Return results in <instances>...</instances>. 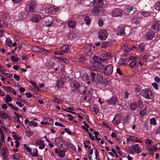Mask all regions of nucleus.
Segmentation results:
<instances>
[{"mask_svg":"<svg viewBox=\"0 0 160 160\" xmlns=\"http://www.w3.org/2000/svg\"><path fill=\"white\" fill-rule=\"evenodd\" d=\"M145 48V45L143 43L140 44L137 48V50L138 52H141L144 50Z\"/></svg>","mask_w":160,"mask_h":160,"instance_id":"cd10ccee","label":"nucleus"},{"mask_svg":"<svg viewBox=\"0 0 160 160\" xmlns=\"http://www.w3.org/2000/svg\"><path fill=\"white\" fill-rule=\"evenodd\" d=\"M22 60L26 62L28 60V57L27 55H23L22 56Z\"/></svg>","mask_w":160,"mask_h":160,"instance_id":"3c124183","label":"nucleus"},{"mask_svg":"<svg viewBox=\"0 0 160 160\" xmlns=\"http://www.w3.org/2000/svg\"><path fill=\"white\" fill-rule=\"evenodd\" d=\"M136 57L131 56L129 58L130 61H131L129 63L130 67L133 68H135L138 67V64L137 62H138V59Z\"/></svg>","mask_w":160,"mask_h":160,"instance_id":"20e7f679","label":"nucleus"},{"mask_svg":"<svg viewBox=\"0 0 160 160\" xmlns=\"http://www.w3.org/2000/svg\"><path fill=\"white\" fill-rule=\"evenodd\" d=\"M103 78V76L101 74H98L97 75L94 79V82L97 84H99Z\"/></svg>","mask_w":160,"mask_h":160,"instance_id":"4468645a","label":"nucleus"},{"mask_svg":"<svg viewBox=\"0 0 160 160\" xmlns=\"http://www.w3.org/2000/svg\"><path fill=\"white\" fill-rule=\"evenodd\" d=\"M11 60L13 62H17L18 61L19 59V58L14 55L11 56Z\"/></svg>","mask_w":160,"mask_h":160,"instance_id":"79ce46f5","label":"nucleus"},{"mask_svg":"<svg viewBox=\"0 0 160 160\" xmlns=\"http://www.w3.org/2000/svg\"><path fill=\"white\" fill-rule=\"evenodd\" d=\"M68 26L72 28H74L76 26V22L73 20H71L67 23Z\"/></svg>","mask_w":160,"mask_h":160,"instance_id":"6ab92c4d","label":"nucleus"},{"mask_svg":"<svg viewBox=\"0 0 160 160\" xmlns=\"http://www.w3.org/2000/svg\"><path fill=\"white\" fill-rule=\"evenodd\" d=\"M0 145L1 146V148L3 144V143L4 142V132L0 128Z\"/></svg>","mask_w":160,"mask_h":160,"instance_id":"aec40b11","label":"nucleus"},{"mask_svg":"<svg viewBox=\"0 0 160 160\" xmlns=\"http://www.w3.org/2000/svg\"><path fill=\"white\" fill-rule=\"evenodd\" d=\"M13 158L15 160H19L21 158L20 155L18 153H15L12 156Z\"/></svg>","mask_w":160,"mask_h":160,"instance_id":"c9c22d12","label":"nucleus"},{"mask_svg":"<svg viewBox=\"0 0 160 160\" xmlns=\"http://www.w3.org/2000/svg\"><path fill=\"white\" fill-rule=\"evenodd\" d=\"M108 31L104 30H100L98 33V38L101 40H105L108 36Z\"/></svg>","mask_w":160,"mask_h":160,"instance_id":"39448f33","label":"nucleus"},{"mask_svg":"<svg viewBox=\"0 0 160 160\" xmlns=\"http://www.w3.org/2000/svg\"><path fill=\"white\" fill-rule=\"evenodd\" d=\"M124 12L123 13H122V12L120 11H112L111 13L112 16L113 17H120L122 15L128 14L129 13V11H124Z\"/></svg>","mask_w":160,"mask_h":160,"instance_id":"6e6552de","label":"nucleus"},{"mask_svg":"<svg viewBox=\"0 0 160 160\" xmlns=\"http://www.w3.org/2000/svg\"><path fill=\"white\" fill-rule=\"evenodd\" d=\"M94 62H101L100 57L99 58L98 56H94L93 58Z\"/></svg>","mask_w":160,"mask_h":160,"instance_id":"4c0bfd02","label":"nucleus"},{"mask_svg":"<svg viewBox=\"0 0 160 160\" xmlns=\"http://www.w3.org/2000/svg\"><path fill=\"white\" fill-rule=\"evenodd\" d=\"M87 88L84 86H81L79 87V92L81 94H84L86 92Z\"/></svg>","mask_w":160,"mask_h":160,"instance_id":"4be33fe9","label":"nucleus"},{"mask_svg":"<svg viewBox=\"0 0 160 160\" xmlns=\"http://www.w3.org/2000/svg\"><path fill=\"white\" fill-rule=\"evenodd\" d=\"M150 124L153 125H155L156 124V121L155 118H152L151 119Z\"/></svg>","mask_w":160,"mask_h":160,"instance_id":"864d4df0","label":"nucleus"},{"mask_svg":"<svg viewBox=\"0 0 160 160\" xmlns=\"http://www.w3.org/2000/svg\"><path fill=\"white\" fill-rule=\"evenodd\" d=\"M46 26L50 27L53 25V22L51 19H47L44 20Z\"/></svg>","mask_w":160,"mask_h":160,"instance_id":"b1692460","label":"nucleus"},{"mask_svg":"<svg viewBox=\"0 0 160 160\" xmlns=\"http://www.w3.org/2000/svg\"><path fill=\"white\" fill-rule=\"evenodd\" d=\"M11 134L12 137L16 141L20 140L21 139V137L19 136L15 132H12Z\"/></svg>","mask_w":160,"mask_h":160,"instance_id":"bb28decb","label":"nucleus"},{"mask_svg":"<svg viewBox=\"0 0 160 160\" xmlns=\"http://www.w3.org/2000/svg\"><path fill=\"white\" fill-rule=\"evenodd\" d=\"M14 78L17 81H19L20 80V77L18 75H17L16 74H14Z\"/></svg>","mask_w":160,"mask_h":160,"instance_id":"338daca9","label":"nucleus"},{"mask_svg":"<svg viewBox=\"0 0 160 160\" xmlns=\"http://www.w3.org/2000/svg\"><path fill=\"white\" fill-rule=\"evenodd\" d=\"M91 47L90 45H87L85 46V48L84 49L85 52L86 53H88L90 52L91 53Z\"/></svg>","mask_w":160,"mask_h":160,"instance_id":"a19ab883","label":"nucleus"},{"mask_svg":"<svg viewBox=\"0 0 160 160\" xmlns=\"http://www.w3.org/2000/svg\"><path fill=\"white\" fill-rule=\"evenodd\" d=\"M84 21L87 25H89L91 22V20L88 16H86L84 19Z\"/></svg>","mask_w":160,"mask_h":160,"instance_id":"58836bf2","label":"nucleus"},{"mask_svg":"<svg viewBox=\"0 0 160 160\" xmlns=\"http://www.w3.org/2000/svg\"><path fill=\"white\" fill-rule=\"evenodd\" d=\"M92 4L94 7L93 10H100L103 8L104 3L102 0H94Z\"/></svg>","mask_w":160,"mask_h":160,"instance_id":"7ed1b4c3","label":"nucleus"},{"mask_svg":"<svg viewBox=\"0 0 160 160\" xmlns=\"http://www.w3.org/2000/svg\"><path fill=\"white\" fill-rule=\"evenodd\" d=\"M8 105L9 106H10L11 108L13 110L16 111H18V108L16 106H14L11 103H9L8 104Z\"/></svg>","mask_w":160,"mask_h":160,"instance_id":"49530a36","label":"nucleus"},{"mask_svg":"<svg viewBox=\"0 0 160 160\" xmlns=\"http://www.w3.org/2000/svg\"><path fill=\"white\" fill-rule=\"evenodd\" d=\"M137 107L136 103L135 102H132L130 104L129 107L131 110H133L136 109Z\"/></svg>","mask_w":160,"mask_h":160,"instance_id":"c756f323","label":"nucleus"},{"mask_svg":"<svg viewBox=\"0 0 160 160\" xmlns=\"http://www.w3.org/2000/svg\"><path fill=\"white\" fill-rule=\"evenodd\" d=\"M139 144H136L132 146V149L137 153H139L141 152V150L139 147Z\"/></svg>","mask_w":160,"mask_h":160,"instance_id":"a211bd4d","label":"nucleus"},{"mask_svg":"<svg viewBox=\"0 0 160 160\" xmlns=\"http://www.w3.org/2000/svg\"><path fill=\"white\" fill-rule=\"evenodd\" d=\"M24 148L28 152H31L32 151V149L31 148L28 147L26 144H24L23 145Z\"/></svg>","mask_w":160,"mask_h":160,"instance_id":"de8ad7c7","label":"nucleus"},{"mask_svg":"<svg viewBox=\"0 0 160 160\" xmlns=\"http://www.w3.org/2000/svg\"><path fill=\"white\" fill-rule=\"evenodd\" d=\"M146 109L144 108L142 110L140 111L139 114L141 115H143L145 114L146 112Z\"/></svg>","mask_w":160,"mask_h":160,"instance_id":"5fc2aeb1","label":"nucleus"},{"mask_svg":"<svg viewBox=\"0 0 160 160\" xmlns=\"http://www.w3.org/2000/svg\"><path fill=\"white\" fill-rule=\"evenodd\" d=\"M54 54L55 55H62L63 54V53H62L61 51L55 52H54Z\"/></svg>","mask_w":160,"mask_h":160,"instance_id":"052dcab7","label":"nucleus"},{"mask_svg":"<svg viewBox=\"0 0 160 160\" xmlns=\"http://www.w3.org/2000/svg\"><path fill=\"white\" fill-rule=\"evenodd\" d=\"M72 87L78 88L79 87V84L77 82L74 81L71 84Z\"/></svg>","mask_w":160,"mask_h":160,"instance_id":"7c9ffc66","label":"nucleus"},{"mask_svg":"<svg viewBox=\"0 0 160 160\" xmlns=\"http://www.w3.org/2000/svg\"><path fill=\"white\" fill-rule=\"evenodd\" d=\"M92 64L93 66L97 68L101 69L103 67V65L101 64L100 62H93Z\"/></svg>","mask_w":160,"mask_h":160,"instance_id":"a878e982","label":"nucleus"},{"mask_svg":"<svg viewBox=\"0 0 160 160\" xmlns=\"http://www.w3.org/2000/svg\"><path fill=\"white\" fill-rule=\"evenodd\" d=\"M0 117L3 119H8L9 120H11V118L9 114L3 111H0Z\"/></svg>","mask_w":160,"mask_h":160,"instance_id":"ddd939ff","label":"nucleus"},{"mask_svg":"<svg viewBox=\"0 0 160 160\" xmlns=\"http://www.w3.org/2000/svg\"><path fill=\"white\" fill-rule=\"evenodd\" d=\"M113 66L112 64L107 65L103 70V73L107 75H110L113 72Z\"/></svg>","mask_w":160,"mask_h":160,"instance_id":"423d86ee","label":"nucleus"},{"mask_svg":"<svg viewBox=\"0 0 160 160\" xmlns=\"http://www.w3.org/2000/svg\"><path fill=\"white\" fill-rule=\"evenodd\" d=\"M154 7L156 10H160V1L157 2L155 4Z\"/></svg>","mask_w":160,"mask_h":160,"instance_id":"ea45409f","label":"nucleus"},{"mask_svg":"<svg viewBox=\"0 0 160 160\" xmlns=\"http://www.w3.org/2000/svg\"><path fill=\"white\" fill-rule=\"evenodd\" d=\"M6 45L9 47H12V40L9 38H7L5 41Z\"/></svg>","mask_w":160,"mask_h":160,"instance_id":"e433bc0d","label":"nucleus"},{"mask_svg":"<svg viewBox=\"0 0 160 160\" xmlns=\"http://www.w3.org/2000/svg\"><path fill=\"white\" fill-rule=\"evenodd\" d=\"M14 114L16 116V117L17 118L18 120V119H19V118H20L22 117L18 113L16 112H14Z\"/></svg>","mask_w":160,"mask_h":160,"instance_id":"774afa93","label":"nucleus"},{"mask_svg":"<svg viewBox=\"0 0 160 160\" xmlns=\"http://www.w3.org/2000/svg\"><path fill=\"white\" fill-rule=\"evenodd\" d=\"M32 50L36 52H39L40 51V48L37 46H33L32 48Z\"/></svg>","mask_w":160,"mask_h":160,"instance_id":"37998d69","label":"nucleus"},{"mask_svg":"<svg viewBox=\"0 0 160 160\" xmlns=\"http://www.w3.org/2000/svg\"><path fill=\"white\" fill-rule=\"evenodd\" d=\"M101 61H103L108 60L110 58V55L107 53H103L100 56Z\"/></svg>","mask_w":160,"mask_h":160,"instance_id":"f3484780","label":"nucleus"},{"mask_svg":"<svg viewBox=\"0 0 160 160\" xmlns=\"http://www.w3.org/2000/svg\"><path fill=\"white\" fill-rule=\"evenodd\" d=\"M122 48L126 52H128L132 49V48L128 47L127 45H124L122 46Z\"/></svg>","mask_w":160,"mask_h":160,"instance_id":"f704fd0d","label":"nucleus"},{"mask_svg":"<svg viewBox=\"0 0 160 160\" xmlns=\"http://www.w3.org/2000/svg\"><path fill=\"white\" fill-rule=\"evenodd\" d=\"M130 28L128 26H120L118 27L116 30V33L118 35L121 36L124 34H129Z\"/></svg>","mask_w":160,"mask_h":160,"instance_id":"f257e3e1","label":"nucleus"},{"mask_svg":"<svg viewBox=\"0 0 160 160\" xmlns=\"http://www.w3.org/2000/svg\"><path fill=\"white\" fill-rule=\"evenodd\" d=\"M70 46L68 45H65L62 46L61 48V51L63 53V54L65 53L69 49Z\"/></svg>","mask_w":160,"mask_h":160,"instance_id":"393cba45","label":"nucleus"},{"mask_svg":"<svg viewBox=\"0 0 160 160\" xmlns=\"http://www.w3.org/2000/svg\"><path fill=\"white\" fill-rule=\"evenodd\" d=\"M109 45V44L108 42L106 41L101 44V47L102 48H105L108 46Z\"/></svg>","mask_w":160,"mask_h":160,"instance_id":"c03bdc74","label":"nucleus"},{"mask_svg":"<svg viewBox=\"0 0 160 160\" xmlns=\"http://www.w3.org/2000/svg\"><path fill=\"white\" fill-rule=\"evenodd\" d=\"M12 99L10 97L9 94H7L6 102L7 103L8 102H10L12 101Z\"/></svg>","mask_w":160,"mask_h":160,"instance_id":"09e8293b","label":"nucleus"},{"mask_svg":"<svg viewBox=\"0 0 160 160\" xmlns=\"http://www.w3.org/2000/svg\"><path fill=\"white\" fill-rule=\"evenodd\" d=\"M128 142L134 141L136 142H139L141 143L142 141L141 140L139 139L137 137L134 136L129 135L127 139Z\"/></svg>","mask_w":160,"mask_h":160,"instance_id":"9d476101","label":"nucleus"},{"mask_svg":"<svg viewBox=\"0 0 160 160\" xmlns=\"http://www.w3.org/2000/svg\"><path fill=\"white\" fill-rule=\"evenodd\" d=\"M46 13L49 14H54L56 13V11H46Z\"/></svg>","mask_w":160,"mask_h":160,"instance_id":"0e129e2a","label":"nucleus"},{"mask_svg":"<svg viewBox=\"0 0 160 160\" xmlns=\"http://www.w3.org/2000/svg\"><path fill=\"white\" fill-rule=\"evenodd\" d=\"M141 21V18L139 17H135L132 20V24L133 26H138Z\"/></svg>","mask_w":160,"mask_h":160,"instance_id":"f8f14e48","label":"nucleus"},{"mask_svg":"<svg viewBox=\"0 0 160 160\" xmlns=\"http://www.w3.org/2000/svg\"><path fill=\"white\" fill-rule=\"evenodd\" d=\"M141 94L145 98L148 99H151L153 97L152 91L149 88H145L142 90Z\"/></svg>","mask_w":160,"mask_h":160,"instance_id":"f03ea898","label":"nucleus"},{"mask_svg":"<svg viewBox=\"0 0 160 160\" xmlns=\"http://www.w3.org/2000/svg\"><path fill=\"white\" fill-rule=\"evenodd\" d=\"M152 28L155 30L159 31L160 30V22H154L152 23Z\"/></svg>","mask_w":160,"mask_h":160,"instance_id":"dca6fc26","label":"nucleus"},{"mask_svg":"<svg viewBox=\"0 0 160 160\" xmlns=\"http://www.w3.org/2000/svg\"><path fill=\"white\" fill-rule=\"evenodd\" d=\"M1 150L2 151V156L7 155L8 153V150L6 147H2Z\"/></svg>","mask_w":160,"mask_h":160,"instance_id":"2f4dec72","label":"nucleus"},{"mask_svg":"<svg viewBox=\"0 0 160 160\" xmlns=\"http://www.w3.org/2000/svg\"><path fill=\"white\" fill-rule=\"evenodd\" d=\"M139 14L141 15L146 17L150 15L149 12L145 11H142L139 12Z\"/></svg>","mask_w":160,"mask_h":160,"instance_id":"c85d7f7f","label":"nucleus"},{"mask_svg":"<svg viewBox=\"0 0 160 160\" xmlns=\"http://www.w3.org/2000/svg\"><path fill=\"white\" fill-rule=\"evenodd\" d=\"M38 123L32 121L30 122L29 123V125L30 126H33L34 127H36L38 126Z\"/></svg>","mask_w":160,"mask_h":160,"instance_id":"8fccbe9b","label":"nucleus"},{"mask_svg":"<svg viewBox=\"0 0 160 160\" xmlns=\"http://www.w3.org/2000/svg\"><path fill=\"white\" fill-rule=\"evenodd\" d=\"M43 141L41 139H38L36 141V143L38 145H40L43 143Z\"/></svg>","mask_w":160,"mask_h":160,"instance_id":"603ef678","label":"nucleus"},{"mask_svg":"<svg viewBox=\"0 0 160 160\" xmlns=\"http://www.w3.org/2000/svg\"><path fill=\"white\" fill-rule=\"evenodd\" d=\"M91 79L92 81L94 82V77L95 78L96 74L94 72H92L91 73Z\"/></svg>","mask_w":160,"mask_h":160,"instance_id":"6e6d98bb","label":"nucleus"},{"mask_svg":"<svg viewBox=\"0 0 160 160\" xmlns=\"http://www.w3.org/2000/svg\"><path fill=\"white\" fill-rule=\"evenodd\" d=\"M55 124L56 126H59L62 127H65V126L64 125H63L62 123L60 122H55Z\"/></svg>","mask_w":160,"mask_h":160,"instance_id":"bf43d9fd","label":"nucleus"},{"mask_svg":"<svg viewBox=\"0 0 160 160\" xmlns=\"http://www.w3.org/2000/svg\"><path fill=\"white\" fill-rule=\"evenodd\" d=\"M64 83V82L62 80H59L56 85V86L58 88H60L63 86Z\"/></svg>","mask_w":160,"mask_h":160,"instance_id":"473e14b6","label":"nucleus"},{"mask_svg":"<svg viewBox=\"0 0 160 160\" xmlns=\"http://www.w3.org/2000/svg\"><path fill=\"white\" fill-rule=\"evenodd\" d=\"M137 106H138V107H139L141 108L142 106V102L140 100L138 101L137 102Z\"/></svg>","mask_w":160,"mask_h":160,"instance_id":"4d7b16f0","label":"nucleus"},{"mask_svg":"<svg viewBox=\"0 0 160 160\" xmlns=\"http://www.w3.org/2000/svg\"><path fill=\"white\" fill-rule=\"evenodd\" d=\"M122 118L121 115L119 114L116 115L112 121V123L114 124H117L119 123L122 120Z\"/></svg>","mask_w":160,"mask_h":160,"instance_id":"9b49d317","label":"nucleus"},{"mask_svg":"<svg viewBox=\"0 0 160 160\" xmlns=\"http://www.w3.org/2000/svg\"><path fill=\"white\" fill-rule=\"evenodd\" d=\"M2 74L4 76H6L7 78H10L12 76V74H10L9 73L3 72Z\"/></svg>","mask_w":160,"mask_h":160,"instance_id":"e2e57ef3","label":"nucleus"},{"mask_svg":"<svg viewBox=\"0 0 160 160\" xmlns=\"http://www.w3.org/2000/svg\"><path fill=\"white\" fill-rule=\"evenodd\" d=\"M66 151V150H60L59 151L58 155L60 157L63 158L65 157V152Z\"/></svg>","mask_w":160,"mask_h":160,"instance_id":"72a5a7b5","label":"nucleus"},{"mask_svg":"<svg viewBox=\"0 0 160 160\" xmlns=\"http://www.w3.org/2000/svg\"><path fill=\"white\" fill-rule=\"evenodd\" d=\"M154 148L156 149V151L158 149H160V143H158L154 146Z\"/></svg>","mask_w":160,"mask_h":160,"instance_id":"13d9d810","label":"nucleus"},{"mask_svg":"<svg viewBox=\"0 0 160 160\" xmlns=\"http://www.w3.org/2000/svg\"><path fill=\"white\" fill-rule=\"evenodd\" d=\"M117 101V98L115 97H112L106 101V102L109 104H114Z\"/></svg>","mask_w":160,"mask_h":160,"instance_id":"5701e85b","label":"nucleus"},{"mask_svg":"<svg viewBox=\"0 0 160 160\" xmlns=\"http://www.w3.org/2000/svg\"><path fill=\"white\" fill-rule=\"evenodd\" d=\"M92 12L96 16H102L104 15V11H92Z\"/></svg>","mask_w":160,"mask_h":160,"instance_id":"412c9836","label":"nucleus"},{"mask_svg":"<svg viewBox=\"0 0 160 160\" xmlns=\"http://www.w3.org/2000/svg\"><path fill=\"white\" fill-rule=\"evenodd\" d=\"M148 150L149 151H156V149L154 148V146H147Z\"/></svg>","mask_w":160,"mask_h":160,"instance_id":"a18cd8bd","label":"nucleus"},{"mask_svg":"<svg viewBox=\"0 0 160 160\" xmlns=\"http://www.w3.org/2000/svg\"><path fill=\"white\" fill-rule=\"evenodd\" d=\"M28 8L29 10H33L35 9V8L36 6V3L34 1L29 2L28 3Z\"/></svg>","mask_w":160,"mask_h":160,"instance_id":"2eb2a0df","label":"nucleus"},{"mask_svg":"<svg viewBox=\"0 0 160 160\" xmlns=\"http://www.w3.org/2000/svg\"><path fill=\"white\" fill-rule=\"evenodd\" d=\"M155 32L154 31L148 30L145 34V38L147 40L152 39L155 36Z\"/></svg>","mask_w":160,"mask_h":160,"instance_id":"0eeeda50","label":"nucleus"},{"mask_svg":"<svg viewBox=\"0 0 160 160\" xmlns=\"http://www.w3.org/2000/svg\"><path fill=\"white\" fill-rule=\"evenodd\" d=\"M42 14H40L38 15H33L31 18V21L35 23L38 22L41 18H43Z\"/></svg>","mask_w":160,"mask_h":160,"instance_id":"1a4fd4ad","label":"nucleus"},{"mask_svg":"<svg viewBox=\"0 0 160 160\" xmlns=\"http://www.w3.org/2000/svg\"><path fill=\"white\" fill-rule=\"evenodd\" d=\"M98 24L99 26H102L103 24V21L102 19H100L98 21Z\"/></svg>","mask_w":160,"mask_h":160,"instance_id":"69168bd1","label":"nucleus"},{"mask_svg":"<svg viewBox=\"0 0 160 160\" xmlns=\"http://www.w3.org/2000/svg\"><path fill=\"white\" fill-rule=\"evenodd\" d=\"M30 154L33 157H36L38 156V152H32L30 153Z\"/></svg>","mask_w":160,"mask_h":160,"instance_id":"680f3d73","label":"nucleus"}]
</instances>
